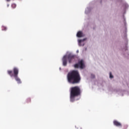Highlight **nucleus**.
I'll use <instances>...</instances> for the list:
<instances>
[{
    "label": "nucleus",
    "instance_id": "obj_1",
    "mask_svg": "<svg viewBox=\"0 0 129 129\" xmlns=\"http://www.w3.org/2000/svg\"><path fill=\"white\" fill-rule=\"evenodd\" d=\"M67 79L69 83L71 84H78L80 83L81 77L79 72L76 70H73L70 72L67 75Z\"/></svg>",
    "mask_w": 129,
    "mask_h": 129
},
{
    "label": "nucleus",
    "instance_id": "obj_2",
    "mask_svg": "<svg viewBox=\"0 0 129 129\" xmlns=\"http://www.w3.org/2000/svg\"><path fill=\"white\" fill-rule=\"evenodd\" d=\"M81 94V89L79 86H74L70 88V101L74 102L75 97L79 96Z\"/></svg>",
    "mask_w": 129,
    "mask_h": 129
},
{
    "label": "nucleus",
    "instance_id": "obj_3",
    "mask_svg": "<svg viewBox=\"0 0 129 129\" xmlns=\"http://www.w3.org/2000/svg\"><path fill=\"white\" fill-rule=\"evenodd\" d=\"M8 74L11 77H14L16 81L18 83V84H21L22 83V81H21V79L19 78V69L18 68H14L13 69V71L8 70L7 71Z\"/></svg>",
    "mask_w": 129,
    "mask_h": 129
},
{
    "label": "nucleus",
    "instance_id": "obj_4",
    "mask_svg": "<svg viewBox=\"0 0 129 129\" xmlns=\"http://www.w3.org/2000/svg\"><path fill=\"white\" fill-rule=\"evenodd\" d=\"M75 68H80V69H83L85 67V64H84V61L81 59L80 60L78 63H76L74 65Z\"/></svg>",
    "mask_w": 129,
    "mask_h": 129
},
{
    "label": "nucleus",
    "instance_id": "obj_5",
    "mask_svg": "<svg viewBox=\"0 0 129 129\" xmlns=\"http://www.w3.org/2000/svg\"><path fill=\"white\" fill-rule=\"evenodd\" d=\"M75 57H76V56L75 55H73V54H69V55L68 56V59L69 60V63H72V61H73V60H74L75 59Z\"/></svg>",
    "mask_w": 129,
    "mask_h": 129
},
{
    "label": "nucleus",
    "instance_id": "obj_6",
    "mask_svg": "<svg viewBox=\"0 0 129 129\" xmlns=\"http://www.w3.org/2000/svg\"><path fill=\"white\" fill-rule=\"evenodd\" d=\"M62 64L63 66L67 65V56L64 55L62 58Z\"/></svg>",
    "mask_w": 129,
    "mask_h": 129
},
{
    "label": "nucleus",
    "instance_id": "obj_7",
    "mask_svg": "<svg viewBox=\"0 0 129 129\" xmlns=\"http://www.w3.org/2000/svg\"><path fill=\"white\" fill-rule=\"evenodd\" d=\"M113 124L114 125H115L116 126H120L121 127V123L119 122H118L117 120H114L113 121Z\"/></svg>",
    "mask_w": 129,
    "mask_h": 129
},
{
    "label": "nucleus",
    "instance_id": "obj_8",
    "mask_svg": "<svg viewBox=\"0 0 129 129\" xmlns=\"http://www.w3.org/2000/svg\"><path fill=\"white\" fill-rule=\"evenodd\" d=\"M77 37H78V38H81L83 37V33H82V31L78 32Z\"/></svg>",
    "mask_w": 129,
    "mask_h": 129
},
{
    "label": "nucleus",
    "instance_id": "obj_9",
    "mask_svg": "<svg viewBox=\"0 0 129 129\" xmlns=\"http://www.w3.org/2000/svg\"><path fill=\"white\" fill-rule=\"evenodd\" d=\"M85 40V39H84L83 40L81 39L79 40V44L80 46H84V42Z\"/></svg>",
    "mask_w": 129,
    "mask_h": 129
},
{
    "label": "nucleus",
    "instance_id": "obj_10",
    "mask_svg": "<svg viewBox=\"0 0 129 129\" xmlns=\"http://www.w3.org/2000/svg\"><path fill=\"white\" fill-rule=\"evenodd\" d=\"M91 78H95V76L93 74L91 75Z\"/></svg>",
    "mask_w": 129,
    "mask_h": 129
},
{
    "label": "nucleus",
    "instance_id": "obj_11",
    "mask_svg": "<svg viewBox=\"0 0 129 129\" xmlns=\"http://www.w3.org/2000/svg\"><path fill=\"white\" fill-rule=\"evenodd\" d=\"M27 103L31 102V98L27 99Z\"/></svg>",
    "mask_w": 129,
    "mask_h": 129
},
{
    "label": "nucleus",
    "instance_id": "obj_12",
    "mask_svg": "<svg viewBox=\"0 0 129 129\" xmlns=\"http://www.w3.org/2000/svg\"><path fill=\"white\" fill-rule=\"evenodd\" d=\"M12 8H14V9H15V8H16L17 6L16 5V4H12Z\"/></svg>",
    "mask_w": 129,
    "mask_h": 129
},
{
    "label": "nucleus",
    "instance_id": "obj_13",
    "mask_svg": "<svg viewBox=\"0 0 129 129\" xmlns=\"http://www.w3.org/2000/svg\"><path fill=\"white\" fill-rule=\"evenodd\" d=\"M113 77V76L111 74V73H110V78H112Z\"/></svg>",
    "mask_w": 129,
    "mask_h": 129
},
{
    "label": "nucleus",
    "instance_id": "obj_14",
    "mask_svg": "<svg viewBox=\"0 0 129 129\" xmlns=\"http://www.w3.org/2000/svg\"><path fill=\"white\" fill-rule=\"evenodd\" d=\"M2 30H4L5 31H6V30H7V28H6V27H3Z\"/></svg>",
    "mask_w": 129,
    "mask_h": 129
},
{
    "label": "nucleus",
    "instance_id": "obj_15",
    "mask_svg": "<svg viewBox=\"0 0 129 129\" xmlns=\"http://www.w3.org/2000/svg\"><path fill=\"white\" fill-rule=\"evenodd\" d=\"M11 0H7V2H10Z\"/></svg>",
    "mask_w": 129,
    "mask_h": 129
}]
</instances>
